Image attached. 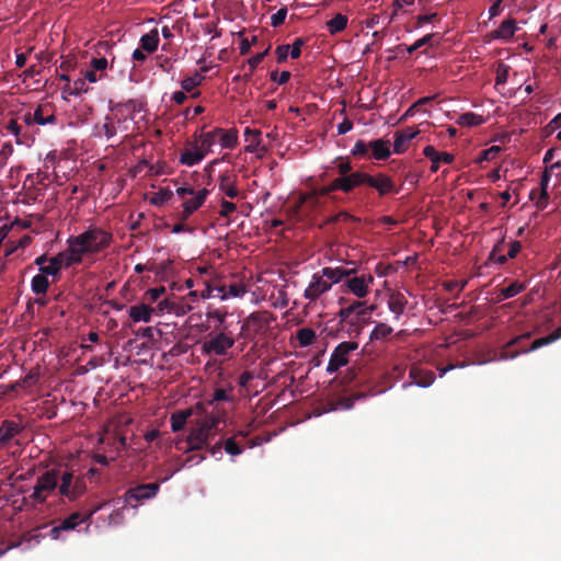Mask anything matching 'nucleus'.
Here are the masks:
<instances>
[{
  "mask_svg": "<svg viewBox=\"0 0 561 561\" xmlns=\"http://www.w3.org/2000/svg\"><path fill=\"white\" fill-rule=\"evenodd\" d=\"M339 181H340L341 191L350 192L354 187L366 183V174L360 173V172H355L350 175L339 178Z\"/></svg>",
  "mask_w": 561,
  "mask_h": 561,
  "instance_id": "393cba45",
  "label": "nucleus"
},
{
  "mask_svg": "<svg viewBox=\"0 0 561 561\" xmlns=\"http://www.w3.org/2000/svg\"><path fill=\"white\" fill-rule=\"evenodd\" d=\"M286 15H287V10L286 9H279L276 13H274L271 16L272 25L276 27V26H279L280 24H283L285 19H286Z\"/></svg>",
  "mask_w": 561,
  "mask_h": 561,
  "instance_id": "6e6d98bb",
  "label": "nucleus"
},
{
  "mask_svg": "<svg viewBox=\"0 0 561 561\" xmlns=\"http://www.w3.org/2000/svg\"><path fill=\"white\" fill-rule=\"evenodd\" d=\"M83 78L87 80V82L95 83L103 79V75H100L94 68L90 66V68L84 71Z\"/></svg>",
  "mask_w": 561,
  "mask_h": 561,
  "instance_id": "5fc2aeb1",
  "label": "nucleus"
},
{
  "mask_svg": "<svg viewBox=\"0 0 561 561\" xmlns=\"http://www.w3.org/2000/svg\"><path fill=\"white\" fill-rule=\"evenodd\" d=\"M225 450L231 456H238L242 454V448L237 445L234 438L230 437L225 442Z\"/></svg>",
  "mask_w": 561,
  "mask_h": 561,
  "instance_id": "603ef678",
  "label": "nucleus"
},
{
  "mask_svg": "<svg viewBox=\"0 0 561 561\" xmlns=\"http://www.w3.org/2000/svg\"><path fill=\"white\" fill-rule=\"evenodd\" d=\"M260 135L261 133L259 130L247 128L244 131L245 141L249 142V145L245 147V150L249 152H254L259 149L260 146Z\"/></svg>",
  "mask_w": 561,
  "mask_h": 561,
  "instance_id": "f704fd0d",
  "label": "nucleus"
},
{
  "mask_svg": "<svg viewBox=\"0 0 561 561\" xmlns=\"http://www.w3.org/2000/svg\"><path fill=\"white\" fill-rule=\"evenodd\" d=\"M501 150L502 149L500 146H492L481 152L480 157L477 159V162L482 163L483 161H492L497 157Z\"/></svg>",
  "mask_w": 561,
  "mask_h": 561,
  "instance_id": "de8ad7c7",
  "label": "nucleus"
},
{
  "mask_svg": "<svg viewBox=\"0 0 561 561\" xmlns=\"http://www.w3.org/2000/svg\"><path fill=\"white\" fill-rule=\"evenodd\" d=\"M102 505V508L104 507H112V512L108 516L107 526H117L121 525L124 520V505H121L119 500H114L112 502H105Z\"/></svg>",
  "mask_w": 561,
  "mask_h": 561,
  "instance_id": "a878e982",
  "label": "nucleus"
},
{
  "mask_svg": "<svg viewBox=\"0 0 561 561\" xmlns=\"http://www.w3.org/2000/svg\"><path fill=\"white\" fill-rule=\"evenodd\" d=\"M559 151V149H556V148H551L549 149L545 157H543V162L547 164L546 167V171L549 173V170H553V169H557V168H560L561 167V160H557L553 162V159L557 154V152Z\"/></svg>",
  "mask_w": 561,
  "mask_h": 561,
  "instance_id": "37998d69",
  "label": "nucleus"
},
{
  "mask_svg": "<svg viewBox=\"0 0 561 561\" xmlns=\"http://www.w3.org/2000/svg\"><path fill=\"white\" fill-rule=\"evenodd\" d=\"M370 149L373 151V156L377 160L387 159L390 156V146L389 141L383 139H377L369 142Z\"/></svg>",
  "mask_w": 561,
  "mask_h": 561,
  "instance_id": "cd10ccee",
  "label": "nucleus"
},
{
  "mask_svg": "<svg viewBox=\"0 0 561 561\" xmlns=\"http://www.w3.org/2000/svg\"><path fill=\"white\" fill-rule=\"evenodd\" d=\"M525 286L522 283L514 282L510 286L502 289V296L504 299L512 298L524 290Z\"/></svg>",
  "mask_w": 561,
  "mask_h": 561,
  "instance_id": "09e8293b",
  "label": "nucleus"
},
{
  "mask_svg": "<svg viewBox=\"0 0 561 561\" xmlns=\"http://www.w3.org/2000/svg\"><path fill=\"white\" fill-rule=\"evenodd\" d=\"M484 122L485 119L483 118V116L478 115L476 113H465L460 115L457 119V124L465 127L479 126Z\"/></svg>",
  "mask_w": 561,
  "mask_h": 561,
  "instance_id": "72a5a7b5",
  "label": "nucleus"
},
{
  "mask_svg": "<svg viewBox=\"0 0 561 561\" xmlns=\"http://www.w3.org/2000/svg\"><path fill=\"white\" fill-rule=\"evenodd\" d=\"M102 510V505L95 506L91 512H89L85 516H82L80 513H72L69 517L65 518L60 525L55 526L50 529L49 536L54 540L61 539V533L75 529L79 524L83 522H88L91 517L98 512Z\"/></svg>",
  "mask_w": 561,
  "mask_h": 561,
  "instance_id": "1a4fd4ad",
  "label": "nucleus"
},
{
  "mask_svg": "<svg viewBox=\"0 0 561 561\" xmlns=\"http://www.w3.org/2000/svg\"><path fill=\"white\" fill-rule=\"evenodd\" d=\"M369 149H370L369 142L366 144L362 140H358L354 145L352 152L354 156H364L368 152Z\"/></svg>",
  "mask_w": 561,
  "mask_h": 561,
  "instance_id": "4d7b16f0",
  "label": "nucleus"
},
{
  "mask_svg": "<svg viewBox=\"0 0 561 561\" xmlns=\"http://www.w3.org/2000/svg\"><path fill=\"white\" fill-rule=\"evenodd\" d=\"M549 179L550 178L548 175V172L545 171L542 174V178H541V183H540L541 188H540L538 197H536L535 192L531 193V199L535 201L536 206L541 209H543L547 206V201H548L547 188H548Z\"/></svg>",
  "mask_w": 561,
  "mask_h": 561,
  "instance_id": "bb28decb",
  "label": "nucleus"
},
{
  "mask_svg": "<svg viewBox=\"0 0 561 561\" xmlns=\"http://www.w3.org/2000/svg\"><path fill=\"white\" fill-rule=\"evenodd\" d=\"M245 293H247V288L244 287V285H242V284H233V285H230L227 288V293H224L220 296V300H227L229 298L243 297Z\"/></svg>",
  "mask_w": 561,
  "mask_h": 561,
  "instance_id": "a19ab883",
  "label": "nucleus"
},
{
  "mask_svg": "<svg viewBox=\"0 0 561 561\" xmlns=\"http://www.w3.org/2000/svg\"><path fill=\"white\" fill-rule=\"evenodd\" d=\"M159 44V32L157 28L151 30L140 38V46L147 53H153Z\"/></svg>",
  "mask_w": 561,
  "mask_h": 561,
  "instance_id": "c85d7f7f",
  "label": "nucleus"
},
{
  "mask_svg": "<svg viewBox=\"0 0 561 561\" xmlns=\"http://www.w3.org/2000/svg\"><path fill=\"white\" fill-rule=\"evenodd\" d=\"M73 264H76V262L72 261V257L69 255V252L65 250L57 254L56 256L51 257L48 261V264L42 266L41 274L46 275V277L56 276L62 267H69Z\"/></svg>",
  "mask_w": 561,
  "mask_h": 561,
  "instance_id": "ddd939ff",
  "label": "nucleus"
},
{
  "mask_svg": "<svg viewBox=\"0 0 561 561\" xmlns=\"http://www.w3.org/2000/svg\"><path fill=\"white\" fill-rule=\"evenodd\" d=\"M60 483L59 493L69 500H76L85 491L83 477L73 471H64L58 476Z\"/></svg>",
  "mask_w": 561,
  "mask_h": 561,
  "instance_id": "0eeeda50",
  "label": "nucleus"
},
{
  "mask_svg": "<svg viewBox=\"0 0 561 561\" xmlns=\"http://www.w3.org/2000/svg\"><path fill=\"white\" fill-rule=\"evenodd\" d=\"M378 191L380 195L387 194L393 190V184L390 178L379 174L377 176H370L366 174V183Z\"/></svg>",
  "mask_w": 561,
  "mask_h": 561,
  "instance_id": "4be33fe9",
  "label": "nucleus"
},
{
  "mask_svg": "<svg viewBox=\"0 0 561 561\" xmlns=\"http://www.w3.org/2000/svg\"><path fill=\"white\" fill-rule=\"evenodd\" d=\"M217 140H219L220 147L224 149H232L238 144V131L237 129H222L215 128Z\"/></svg>",
  "mask_w": 561,
  "mask_h": 561,
  "instance_id": "aec40b11",
  "label": "nucleus"
},
{
  "mask_svg": "<svg viewBox=\"0 0 561 561\" xmlns=\"http://www.w3.org/2000/svg\"><path fill=\"white\" fill-rule=\"evenodd\" d=\"M561 337V329H557L554 332H552L551 334L545 336V337H540V339H537L536 341L533 342L531 346L529 347V350H527L526 352H530V351H536L545 345H548L557 340H559Z\"/></svg>",
  "mask_w": 561,
  "mask_h": 561,
  "instance_id": "c9c22d12",
  "label": "nucleus"
},
{
  "mask_svg": "<svg viewBox=\"0 0 561 561\" xmlns=\"http://www.w3.org/2000/svg\"><path fill=\"white\" fill-rule=\"evenodd\" d=\"M302 41L300 38L296 39L291 47H289L290 57L298 58L301 54Z\"/></svg>",
  "mask_w": 561,
  "mask_h": 561,
  "instance_id": "e2e57ef3",
  "label": "nucleus"
},
{
  "mask_svg": "<svg viewBox=\"0 0 561 561\" xmlns=\"http://www.w3.org/2000/svg\"><path fill=\"white\" fill-rule=\"evenodd\" d=\"M352 309V313H357L358 316H366L365 302L363 301H354L348 306Z\"/></svg>",
  "mask_w": 561,
  "mask_h": 561,
  "instance_id": "680f3d73",
  "label": "nucleus"
},
{
  "mask_svg": "<svg viewBox=\"0 0 561 561\" xmlns=\"http://www.w3.org/2000/svg\"><path fill=\"white\" fill-rule=\"evenodd\" d=\"M392 333V328L386 323H378L371 332V339H385Z\"/></svg>",
  "mask_w": 561,
  "mask_h": 561,
  "instance_id": "49530a36",
  "label": "nucleus"
},
{
  "mask_svg": "<svg viewBox=\"0 0 561 561\" xmlns=\"http://www.w3.org/2000/svg\"><path fill=\"white\" fill-rule=\"evenodd\" d=\"M90 66L94 68L100 75L104 76L106 69L110 66V62L105 57H94L91 59Z\"/></svg>",
  "mask_w": 561,
  "mask_h": 561,
  "instance_id": "8fccbe9b",
  "label": "nucleus"
},
{
  "mask_svg": "<svg viewBox=\"0 0 561 561\" xmlns=\"http://www.w3.org/2000/svg\"><path fill=\"white\" fill-rule=\"evenodd\" d=\"M173 197V192L170 188H161L150 196V203L156 206H161Z\"/></svg>",
  "mask_w": 561,
  "mask_h": 561,
  "instance_id": "e433bc0d",
  "label": "nucleus"
},
{
  "mask_svg": "<svg viewBox=\"0 0 561 561\" xmlns=\"http://www.w3.org/2000/svg\"><path fill=\"white\" fill-rule=\"evenodd\" d=\"M134 117L129 107L118 108L112 116H106L104 123L96 126V135L111 139L118 134H127L133 130Z\"/></svg>",
  "mask_w": 561,
  "mask_h": 561,
  "instance_id": "7ed1b4c3",
  "label": "nucleus"
},
{
  "mask_svg": "<svg viewBox=\"0 0 561 561\" xmlns=\"http://www.w3.org/2000/svg\"><path fill=\"white\" fill-rule=\"evenodd\" d=\"M336 190H341V187H340V181H339V178H337V179H335V180H334L332 183H330L328 186L322 187V188L319 191V193H320L321 195H327V194H329V193H331V192H333V191H336Z\"/></svg>",
  "mask_w": 561,
  "mask_h": 561,
  "instance_id": "69168bd1",
  "label": "nucleus"
},
{
  "mask_svg": "<svg viewBox=\"0 0 561 561\" xmlns=\"http://www.w3.org/2000/svg\"><path fill=\"white\" fill-rule=\"evenodd\" d=\"M211 297H215V287L205 282V288L199 293V298L205 300Z\"/></svg>",
  "mask_w": 561,
  "mask_h": 561,
  "instance_id": "0e129e2a",
  "label": "nucleus"
},
{
  "mask_svg": "<svg viewBox=\"0 0 561 561\" xmlns=\"http://www.w3.org/2000/svg\"><path fill=\"white\" fill-rule=\"evenodd\" d=\"M218 417L214 414L203 415L192 428L187 443L191 445V449H201L206 445L209 437L214 434V431L218 426Z\"/></svg>",
  "mask_w": 561,
  "mask_h": 561,
  "instance_id": "39448f33",
  "label": "nucleus"
},
{
  "mask_svg": "<svg viewBox=\"0 0 561 561\" xmlns=\"http://www.w3.org/2000/svg\"><path fill=\"white\" fill-rule=\"evenodd\" d=\"M31 285L32 290L35 294H45L48 288L49 282L46 275L39 273L32 278Z\"/></svg>",
  "mask_w": 561,
  "mask_h": 561,
  "instance_id": "4c0bfd02",
  "label": "nucleus"
},
{
  "mask_svg": "<svg viewBox=\"0 0 561 561\" xmlns=\"http://www.w3.org/2000/svg\"><path fill=\"white\" fill-rule=\"evenodd\" d=\"M520 249H522V244L518 241L511 242L507 256L511 259L515 257L518 254V252L520 251Z\"/></svg>",
  "mask_w": 561,
  "mask_h": 561,
  "instance_id": "338daca9",
  "label": "nucleus"
},
{
  "mask_svg": "<svg viewBox=\"0 0 561 561\" xmlns=\"http://www.w3.org/2000/svg\"><path fill=\"white\" fill-rule=\"evenodd\" d=\"M165 294V288L164 287H156V288H150L146 291L145 294V298L151 302V304H154L159 300H161V297Z\"/></svg>",
  "mask_w": 561,
  "mask_h": 561,
  "instance_id": "3c124183",
  "label": "nucleus"
},
{
  "mask_svg": "<svg viewBox=\"0 0 561 561\" xmlns=\"http://www.w3.org/2000/svg\"><path fill=\"white\" fill-rule=\"evenodd\" d=\"M346 273L343 266L323 267L311 276L304 291V297L309 302L317 301L323 294L328 293L333 285L341 283Z\"/></svg>",
  "mask_w": 561,
  "mask_h": 561,
  "instance_id": "f03ea898",
  "label": "nucleus"
},
{
  "mask_svg": "<svg viewBox=\"0 0 561 561\" xmlns=\"http://www.w3.org/2000/svg\"><path fill=\"white\" fill-rule=\"evenodd\" d=\"M519 30L514 20H505L501 23L497 30L491 33V37L494 39L508 41Z\"/></svg>",
  "mask_w": 561,
  "mask_h": 561,
  "instance_id": "6ab92c4d",
  "label": "nucleus"
},
{
  "mask_svg": "<svg viewBox=\"0 0 561 561\" xmlns=\"http://www.w3.org/2000/svg\"><path fill=\"white\" fill-rule=\"evenodd\" d=\"M111 240L112 236L107 231L91 227L84 232L69 238L67 251L77 264L93 254L102 252L108 247Z\"/></svg>",
  "mask_w": 561,
  "mask_h": 561,
  "instance_id": "f257e3e1",
  "label": "nucleus"
},
{
  "mask_svg": "<svg viewBox=\"0 0 561 561\" xmlns=\"http://www.w3.org/2000/svg\"><path fill=\"white\" fill-rule=\"evenodd\" d=\"M154 316H162L164 313H171L174 310V304L168 298L157 301Z\"/></svg>",
  "mask_w": 561,
  "mask_h": 561,
  "instance_id": "a18cd8bd",
  "label": "nucleus"
},
{
  "mask_svg": "<svg viewBox=\"0 0 561 561\" xmlns=\"http://www.w3.org/2000/svg\"><path fill=\"white\" fill-rule=\"evenodd\" d=\"M411 377L413 378V383H415L419 387H428L434 381V374L432 371H421L416 368H413L410 373Z\"/></svg>",
  "mask_w": 561,
  "mask_h": 561,
  "instance_id": "7c9ffc66",
  "label": "nucleus"
},
{
  "mask_svg": "<svg viewBox=\"0 0 561 561\" xmlns=\"http://www.w3.org/2000/svg\"><path fill=\"white\" fill-rule=\"evenodd\" d=\"M154 312L156 309H153V307L149 306L148 304L134 305L128 309V316L135 323L150 322L154 316Z\"/></svg>",
  "mask_w": 561,
  "mask_h": 561,
  "instance_id": "2eb2a0df",
  "label": "nucleus"
},
{
  "mask_svg": "<svg viewBox=\"0 0 561 561\" xmlns=\"http://www.w3.org/2000/svg\"><path fill=\"white\" fill-rule=\"evenodd\" d=\"M314 339L316 332L310 328H302L297 332V340L302 347L311 345Z\"/></svg>",
  "mask_w": 561,
  "mask_h": 561,
  "instance_id": "58836bf2",
  "label": "nucleus"
},
{
  "mask_svg": "<svg viewBox=\"0 0 561 561\" xmlns=\"http://www.w3.org/2000/svg\"><path fill=\"white\" fill-rule=\"evenodd\" d=\"M207 318L216 319L218 322L222 323L226 319V313L220 310H213L207 313Z\"/></svg>",
  "mask_w": 561,
  "mask_h": 561,
  "instance_id": "774afa93",
  "label": "nucleus"
},
{
  "mask_svg": "<svg viewBox=\"0 0 561 561\" xmlns=\"http://www.w3.org/2000/svg\"><path fill=\"white\" fill-rule=\"evenodd\" d=\"M561 129V113L558 114L545 128L547 135L554 133L556 130Z\"/></svg>",
  "mask_w": 561,
  "mask_h": 561,
  "instance_id": "13d9d810",
  "label": "nucleus"
},
{
  "mask_svg": "<svg viewBox=\"0 0 561 561\" xmlns=\"http://www.w3.org/2000/svg\"><path fill=\"white\" fill-rule=\"evenodd\" d=\"M423 153L426 158L432 161L431 170L436 172L439 168V162L451 163L454 161V156L448 152H438L433 146H426L423 150Z\"/></svg>",
  "mask_w": 561,
  "mask_h": 561,
  "instance_id": "f3484780",
  "label": "nucleus"
},
{
  "mask_svg": "<svg viewBox=\"0 0 561 561\" xmlns=\"http://www.w3.org/2000/svg\"><path fill=\"white\" fill-rule=\"evenodd\" d=\"M204 80V76L195 72L194 75L186 77L182 80L181 87L185 92L193 91L194 88L198 87Z\"/></svg>",
  "mask_w": 561,
  "mask_h": 561,
  "instance_id": "ea45409f",
  "label": "nucleus"
},
{
  "mask_svg": "<svg viewBox=\"0 0 561 561\" xmlns=\"http://www.w3.org/2000/svg\"><path fill=\"white\" fill-rule=\"evenodd\" d=\"M346 273L343 276L342 290L344 293L353 294L358 299L365 298L374 284V276L371 274H357L354 268H345Z\"/></svg>",
  "mask_w": 561,
  "mask_h": 561,
  "instance_id": "20e7f679",
  "label": "nucleus"
},
{
  "mask_svg": "<svg viewBox=\"0 0 561 561\" xmlns=\"http://www.w3.org/2000/svg\"><path fill=\"white\" fill-rule=\"evenodd\" d=\"M236 210V205L228 201L221 202L220 215L222 217H229Z\"/></svg>",
  "mask_w": 561,
  "mask_h": 561,
  "instance_id": "bf43d9fd",
  "label": "nucleus"
},
{
  "mask_svg": "<svg viewBox=\"0 0 561 561\" xmlns=\"http://www.w3.org/2000/svg\"><path fill=\"white\" fill-rule=\"evenodd\" d=\"M159 491L158 483H148V484H139L135 488L128 490L125 495V502L129 503L130 501H144L149 500L156 496Z\"/></svg>",
  "mask_w": 561,
  "mask_h": 561,
  "instance_id": "4468645a",
  "label": "nucleus"
},
{
  "mask_svg": "<svg viewBox=\"0 0 561 561\" xmlns=\"http://www.w3.org/2000/svg\"><path fill=\"white\" fill-rule=\"evenodd\" d=\"M206 156L199 150V148L193 144L191 148H187L181 153L180 162L187 167L198 164Z\"/></svg>",
  "mask_w": 561,
  "mask_h": 561,
  "instance_id": "b1692460",
  "label": "nucleus"
},
{
  "mask_svg": "<svg viewBox=\"0 0 561 561\" xmlns=\"http://www.w3.org/2000/svg\"><path fill=\"white\" fill-rule=\"evenodd\" d=\"M19 431V427L13 422H3V424L0 426V436L2 439H10L13 437Z\"/></svg>",
  "mask_w": 561,
  "mask_h": 561,
  "instance_id": "c03bdc74",
  "label": "nucleus"
},
{
  "mask_svg": "<svg viewBox=\"0 0 561 561\" xmlns=\"http://www.w3.org/2000/svg\"><path fill=\"white\" fill-rule=\"evenodd\" d=\"M89 91L87 80L82 77L73 81L72 84H67L62 92L70 95H80Z\"/></svg>",
  "mask_w": 561,
  "mask_h": 561,
  "instance_id": "473e14b6",
  "label": "nucleus"
},
{
  "mask_svg": "<svg viewBox=\"0 0 561 561\" xmlns=\"http://www.w3.org/2000/svg\"><path fill=\"white\" fill-rule=\"evenodd\" d=\"M193 414V410H184V411H179L176 413H173L171 415V428L173 432H179L181 431L185 423H186V420Z\"/></svg>",
  "mask_w": 561,
  "mask_h": 561,
  "instance_id": "2f4dec72",
  "label": "nucleus"
},
{
  "mask_svg": "<svg viewBox=\"0 0 561 561\" xmlns=\"http://www.w3.org/2000/svg\"><path fill=\"white\" fill-rule=\"evenodd\" d=\"M508 78V67L504 64H500L496 69V78L495 83L504 84L507 81Z\"/></svg>",
  "mask_w": 561,
  "mask_h": 561,
  "instance_id": "864d4df0",
  "label": "nucleus"
},
{
  "mask_svg": "<svg viewBox=\"0 0 561 561\" xmlns=\"http://www.w3.org/2000/svg\"><path fill=\"white\" fill-rule=\"evenodd\" d=\"M220 191L228 197L233 198L238 196V188L233 185L231 179L229 176H222L220 184Z\"/></svg>",
  "mask_w": 561,
  "mask_h": 561,
  "instance_id": "79ce46f5",
  "label": "nucleus"
},
{
  "mask_svg": "<svg viewBox=\"0 0 561 561\" xmlns=\"http://www.w3.org/2000/svg\"><path fill=\"white\" fill-rule=\"evenodd\" d=\"M176 195L183 199L182 211L180 215L181 220H186L193 215L206 201L209 191L201 188L195 191L190 185H182L176 188Z\"/></svg>",
  "mask_w": 561,
  "mask_h": 561,
  "instance_id": "423d86ee",
  "label": "nucleus"
},
{
  "mask_svg": "<svg viewBox=\"0 0 561 561\" xmlns=\"http://www.w3.org/2000/svg\"><path fill=\"white\" fill-rule=\"evenodd\" d=\"M55 121V116L48 105H39L33 114L25 115V122L31 124L32 122L38 125L50 124Z\"/></svg>",
  "mask_w": 561,
  "mask_h": 561,
  "instance_id": "dca6fc26",
  "label": "nucleus"
},
{
  "mask_svg": "<svg viewBox=\"0 0 561 561\" xmlns=\"http://www.w3.org/2000/svg\"><path fill=\"white\" fill-rule=\"evenodd\" d=\"M348 19L346 15L337 13L334 18L325 23V26L331 35L342 32L347 26Z\"/></svg>",
  "mask_w": 561,
  "mask_h": 561,
  "instance_id": "c756f323",
  "label": "nucleus"
},
{
  "mask_svg": "<svg viewBox=\"0 0 561 561\" xmlns=\"http://www.w3.org/2000/svg\"><path fill=\"white\" fill-rule=\"evenodd\" d=\"M407 305L408 298L404 293L396 291L390 294L388 299V307L390 311L394 314L396 319H399L400 316L404 312Z\"/></svg>",
  "mask_w": 561,
  "mask_h": 561,
  "instance_id": "412c9836",
  "label": "nucleus"
},
{
  "mask_svg": "<svg viewBox=\"0 0 561 561\" xmlns=\"http://www.w3.org/2000/svg\"><path fill=\"white\" fill-rule=\"evenodd\" d=\"M234 345V339L225 332H217L209 335L204 342L202 351L208 355L224 356Z\"/></svg>",
  "mask_w": 561,
  "mask_h": 561,
  "instance_id": "6e6552de",
  "label": "nucleus"
},
{
  "mask_svg": "<svg viewBox=\"0 0 561 561\" xmlns=\"http://www.w3.org/2000/svg\"><path fill=\"white\" fill-rule=\"evenodd\" d=\"M102 510V505L95 506L91 512H89L85 516H82L80 513H72L69 517L65 518L60 525L55 526L50 529L49 536L54 540L61 539V533L75 529L79 524L83 522H88L91 517L98 512Z\"/></svg>",
  "mask_w": 561,
  "mask_h": 561,
  "instance_id": "9d476101",
  "label": "nucleus"
},
{
  "mask_svg": "<svg viewBox=\"0 0 561 561\" xmlns=\"http://www.w3.org/2000/svg\"><path fill=\"white\" fill-rule=\"evenodd\" d=\"M358 344L356 342H342L340 343L334 352L332 353L327 370L332 374L337 371L341 367L348 363V354L357 350Z\"/></svg>",
  "mask_w": 561,
  "mask_h": 561,
  "instance_id": "f8f14e48",
  "label": "nucleus"
},
{
  "mask_svg": "<svg viewBox=\"0 0 561 561\" xmlns=\"http://www.w3.org/2000/svg\"><path fill=\"white\" fill-rule=\"evenodd\" d=\"M420 134L417 128H408L403 131L394 134L393 151L398 154L403 153L407 150V145L410 140L415 138Z\"/></svg>",
  "mask_w": 561,
  "mask_h": 561,
  "instance_id": "a211bd4d",
  "label": "nucleus"
},
{
  "mask_svg": "<svg viewBox=\"0 0 561 561\" xmlns=\"http://www.w3.org/2000/svg\"><path fill=\"white\" fill-rule=\"evenodd\" d=\"M217 142V137L215 129L208 133H203L196 137L195 145L199 148V150L207 156L208 153L214 152V147Z\"/></svg>",
  "mask_w": 561,
  "mask_h": 561,
  "instance_id": "5701e85b",
  "label": "nucleus"
},
{
  "mask_svg": "<svg viewBox=\"0 0 561 561\" xmlns=\"http://www.w3.org/2000/svg\"><path fill=\"white\" fill-rule=\"evenodd\" d=\"M59 483V478L56 471H47L42 474L36 484L34 485V491L32 497L37 502H43L46 497L55 491Z\"/></svg>",
  "mask_w": 561,
  "mask_h": 561,
  "instance_id": "9b49d317",
  "label": "nucleus"
},
{
  "mask_svg": "<svg viewBox=\"0 0 561 561\" xmlns=\"http://www.w3.org/2000/svg\"><path fill=\"white\" fill-rule=\"evenodd\" d=\"M43 536L38 530H34L33 533L27 534L24 539L20 542V546L25 545L26 542L35 541V543H39Z\"/></svg>",
  "mask_w": 561,
  "mask_h": 561,
  "instance_id": "052dcab7",
  "label": "nucleus"
}]
</instances>
